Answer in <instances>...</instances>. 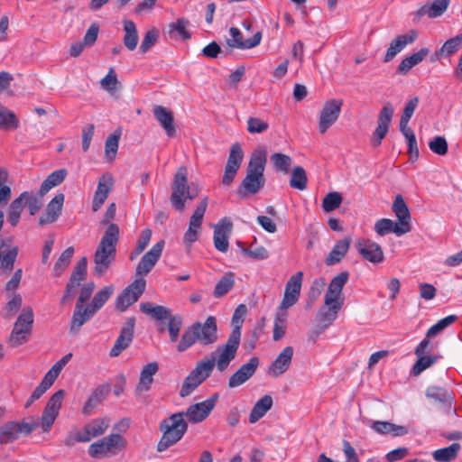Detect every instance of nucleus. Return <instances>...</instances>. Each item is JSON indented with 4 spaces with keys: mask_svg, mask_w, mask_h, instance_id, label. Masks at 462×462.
Returning <instances> with one entry per match:
<instances>
[{
    "mask_svg": "<svg viewBox=\"0 0 462 462\" xmlns=\"http://www.w3.org/2000/svg\"><path fill=\"white\" fill-rule=\"evenodd\" d=\"M125 36L123 39L124 44L129 51L135 50L138 43V32L135 23L131 20L124 22Z\"/></svg>",
    "mask_w": 462,
    "mask_h": 462,
    "instance_id": "obj_49",
    "label": "nucleus"
},
{
    "mask_svg": "<svg viewBox=\"0 0 462 462\" xmlns=\"http://www.w3.org/2000/svg\"><path fill=\"white\" fill-rule=\"evenodd\" d=\"M351 243L350 237H346L337 241L333 246L332 250L327 256L325 263L328 266L338 263L346 254Z\"/></svg>",
    "mask_w": 462,
    "mask_h": 462,
    "instance_id": "obj_40",
    "label": "nucleus"
},
{
    "mask_svg": "<svg viewBox=\"0 0 462 462\" xmlns=\"http://www.w3.org/2000/svg\"><path fill=\"white\" fill-rule=\"evenodd\" d=\"M12 238L0 240V263L1 268L12 271L18 254V247L12 245Z\"/></svg>",
    "mask_w": 462,
    "mask_h": 462,
    "instance_id": "obj_30",
    "label": "nucleus"
},
{
    "mask_svg": "<svg viewBox=\"0 0 462 462\" xmlns=\"http://www.w3.org/2000/svg\"><path fill=\"white\" fill-rule=\"evenodd\" d=\"M87 268L88 260L87 257L84 256L80 258L74 266L69 282L66 285L65 293L61 298L62 303L76 293V291L79 287L81 282L87 277Z\"/></svg>",
    "mask_w": 462,
    "mask_h": 462,
    "instance_id": "obj_16",
    "label": "nucleus"
},
{
    "mask_svg": "<svg viewBox=\"0 0 462 462\" xmlns=\"http://www.w3.org/2000/svg\"><path fill=\"white\" fill-rule=\"evenodd\" d=\"M418 32L411 30L405 34L398 35L394 38L383 57V62H390L399 52H401L408 44L412 43L418 38Z\"/></svg>",
    "mask_w": 462,
    "mask_h": 462,
    "instance_id": "obj_25",
    "label": "nucleus"
},
{
    "mask_svg": "<svg viewBox=\"0 0 462 462\" xmlns=\"http://www.w3.org/2000/svg\"><path fill=\"white\" fill-rule=\"evenodd\" d=\"M244 152L239 143H234L231 146L227 162L226 165L234 166L239 169L243 161Z\"/></svg>",
    "mask_w": 462,
    "mask_h": 462,
    "instance_id": "obj_62",
    "label": "nucleus"
},
{
    "mask_svg": "<svg viewBox=\"0 0 462 462\" xmlns=\"http://www.w3.org/2000/svg\"><path fill=\"white\" fill-rule=\"evenodd\" d=\"M64 396V390H59L50 397L41 417V427L43 432H48L53 425L59 415Z\"/></svg>",
    "mask_w": 462,
    "mask_h": 462,
    "instance_id": "obj_12",
    "label": "nucleus"
},
{
    "mask_svg": "<svg viewBox=\"0 0 462 462\" xmlns=\"http://www.w3.org/2000/svg\"><path fill=\"white\" fill-rule=\"evenodd\" d=\"M325 285L326 282L323 278L315 279L312 282L308 293L307 307H311L315 303V301L320 296Z\"/></svg>",
    "mask_w": 462,
    "mask_h": 462,
    "instance_id": "obj_60",
    "label": "nucleus"
},
{
    "mask_svg": "<svg viewBox=\"0 0 462 462\" xmlns=\"http://www.w3.org/2000/svg\"><path fill=\"white\" fill-rule=\"evenodd\" d=\"M217 399L218 393H214L207 400L188 407L186 412H176L162 420L159 425L162 435L157 444V451L167 450L183 438L189 428L185 416L193 423L203 421L214 409Z\"/></svg>",
    "mask_w": 462,
    "mask_h": 462,
    "instance_id": "obj_1",
    "label": "nucleus"
},
{
    "mask_svg": "<svg viewBox=\"0 0 462 462\" xmlns=\"http://www.w3.org/2000/svg\"><path fill=\"white\" fill-rule=\"evenodd\" d=\"M113 186V178L110 175H103L97 184V190L95 191L93 201H92V210L94 212L97 211L102 205L105 203L106 199L108 197V194Z\"/></svg>",
    "mask_w": 462,
    "mask_h": 462,
    "instance_id": "obj_31",
    "label": "nucleus"
},
{
    "mask_svg": "<svg viewBox=\"0 0 462 462\" xmlns=\"http://www.w3.org/2000/svg\"><path fill=\"white\" fill-rule=\"evenodd\" d=\"M451 0H434L432 3H426L418 10L419 16L427 15L429 18L441 16L448 9Z\"/></svg>",
    "mask_w": 462,
    "mask_h": 462,
    "instance_id": "obj_38",
    "label": "nucleus"
},
{
    "mask_svg": "<svg viewBox=\"0 0 462 462\" xmlns=\"http://www.w3.org/2000/svg\"><path fill=\"white\" fill-rule=\"evenodd\" d=\"M153 116L165 131L167 136L173 137L176 134V127L172 113L162 106H155Z\"/></svg>",
    "mask_w": 462,
    "mask_h": 462,
    "instance_id": "obj_33",
    "label": "nucleus"
},
{
    "mask_svg": "<svg viewBox=\"0 0 462 462\" xmlns=\"http://www.w3.org/2000/svg\"><path fill=\"white\" fill-rule=\"evenodd\" d=\"M189 21L186 18H179L169 24L168 34L171 38L179 37L186 41L191 38L190 32L187 30Z\"/></svg>",
    "mask_w": 462,
    "mask_h": 462,
    "instance_id": "obj_47",
    "label": "nucleus"
},
{
    "mask_svg": "<svg viewBox=\"0 0 462 462\" xmlns=\"http://www.w3.org/2000/svg\"><path fill=\"white\" fill-rule=\"evenodd\" d=\"M426 396L438 402L447 415H457V410L453 407L455 394L452 391L439 386H430L426 390Z\"/></svg>",
    "mask_w": 462,
    "mask_h": 462,
    "instance_id": "obj_15",
    "label": "nucleus"
},
{
    "mask_svg": "<svg viewBox=\"0 0 462 462\" xmlns=\"http://www.w3.org/2000/svg\"><path fill=\"white\" fill-rule=\"evenodd\" d=\"M216 356L213 355L210 359H203L197 363L195 368L185 378L180 395L186 397L189 395L197 387H199L212 374L215 367Z\"/></svg>",
    "mask_w": 462,
    "mask_h": 462,
    "instance_id": "obj_5",
    "label": "nucleus"
},
{
    "mask_svg": "<svg viewBox=\"0 0 462 462\" xmlns=\"http://www.w3.org/2000/svg\"><path fill=\"white\" fill-rule=\"evenodd\" d=\"M114 287L106 286L103 288L101 291L97 292L89 305H88L95 313H97L109 300L111 295L113 294Z\"/></svg>",
    "mask_w": 462,
    "mask_h": 462,
    "instance_id": "obj_54",
    "label": "nucleus"
},
{
    "mask_svg": "<svg viewBox=\"0 0 462 462\" xmlns=\"http://www.w3.org/2000/svg\"><path fill=\"white\" fill-rule=\"evenodd\" d=\"M417 356L418 360L413 365L411 369V374L415 376L420 374L424 370L430 367L438 360V357L434 356L420 355Z\"/></svg>",
    "mask_w": 462,
    "mask_h": 462,
    "instance_id": "obj_59",
    "label": "nucleus"
},
{
    "mask_svg": "<svg viewBox=\"0 0 462 462\" xmlns=\"http://www.w3.org/2000/svg\"><path fill=\"white\" fill-rule=\"evenodd\" d=\"M273 406V398L271 395H264L254 405L249 414V422L254 424L262 419Z\"/></svg>",
    "mask_w": 462,
    "mask_h": 462,
    "instance_id": "obj_43",
    "label": "nucleus"
},
{
    "mask_svg": "<svg viewBox=\"0 0 462 462\" xmlns=\"http://www.w3.org/2000/svg\"><path fill=\"white\" fill-rule=\"evenodd\" d=\"M140 310L151 319L159 322L158 332L164 333L166 329L170 335V340L176 342L182 327L180 315H171L170 309L162 305H155L149 301L140 304Z\"/></svg>",
    "mask_w": 462,
    "mask_h": 462,
    "instance_id": "obj_3",
    "label": "nucleus"
},
{
    "mask_svg": "<svg viewBox=\"0 0 462 462\" xmlns=\"http://www.w3.org/2000/svg\"><path fill=\"white\" fill-rule=\"evenodd\" d=\"M146 281L138 278L129 284L116 298V307L120 311H125L135 303L145 291Z\"/></svg>",
    "mask_w": 462,
    "mask_h": 462,
    "instance_id": "obj_10",
    "label": "nucleus"
},
{
    "mask_svg": "<svg viewBox=\"0 0 462 462\" xmlns=\"http://www.w3.org/2000/svg\"><path fill=\"white\" fill-rule=\"evenodd\" d=\"M216 356V363L215 365L217 366V369L219 372H224L228 367L229 364L236 358V354L223 348L222 346H218L217 350L212 353V356Z\"/></svg>",
    "mask_w": 462,
    "mask_h": 462,
    "instance_id": "obj_51",
    "label": "nucleus"
},
{
    "mask_svg": "<svg viewBox=\"0 0 462 462\" xmlns=\"http://www.w3.org/2000/svg\"><path fill=\"white\" fill-rule=\"evenodd\" d=\"M460 450L459 443H453L448 447L437 449L432 456L437 462H450L457 457Z\"/></svg>",
    "mask_w": 462,
    "mask_h": 462,
    "instance_id": "obj_52",
    "label": "nucleus"
},
{
    "mask_svg": "<svg viewBox=\"0 0 462 462\" xmlns=\"http://www.w3.org/2000/svg\"><path fill=\"white\" fill-rule=\"evenodd\" d=\"M429 53V48H421L417 52H414L411 56L403 59L400 62L396 72L402 75L407 74L414 66L421 62L428 56Z\"/></svg>",
    "mask_w": 462,
    "mask_h": 462,
    "instance_id": "obj_42",
    "label": "nucleus"
},
{
    "mask_svg": "<svg viewBox=\"0 0 462 462\" xmlns=\"http://www.w3.org/2000/svg\"><path fill=\"white\" fill-rule=\"evenodd\" d=\"M342 106L343 102L339 99H330L324 104L319 120L320 134H325L338 119Z\"/></svg>",
    "mask_w": 462,
    "mask_h": 462,
    "instance_id": "obj_13",
    "label": "nucleus"
},
{
    "mask_svg": "<svg viewBox=\"0 0 462 462\" xmlns=\"http://www.w3.org/2000/svg\"><path fill=\"white\" fill-rule=\"evenodd\" d=\"M67 173V170L60 169L48 175L40 187L39 195L43 197L52 188L60 185L65 180Z\"/></svg>",
    "mask_w": 462,
    "mask_h": 462,
    "instance_id": "obj_45",
    "label": "nucleus"
},
{
    "mask_svg": "<svg viewBox=\"0 0 462 462\" xmlns=\"http://www.w3.org/2000/svg\"><path fill=\"white\" fill-rule=\"evenodd\" d=\"M348 278L349 273L345 271L341 272L331 280L328 291L325 294V305H329L330 303H333L335 301H343V300H339V296L342 292L344 286L347 282Z\"/></svg>",
    "mask_w": 462,
    "mask_h": 462,
    "instance_id": "obj_27",
    "label": "nucleus"
},
{
    "mask_svg": "<svg viewBox=\"0 0 462 462\" xmlns=\"http://www.w3.org/2000/svg\"><path fill=\"white\" fill-rule=\"evenodd\" d=\"M462 47V32L445 42L442 47L436 51V56L455 54Z\"/></svg>",
    "mask_w": 462,
    "mask_h": 462,
    "instance_id": "obj_56",
    "label": "nucleus"
},
{
    "mask_svg": "<svg viewBox=\"0 0 462 462\" xmlns=\"http://www.w3.org/2000/svg\"><path fill=\"white\" fill-rule=\"evenodd\" d=\"M371 429L378 434L391 435L392 437H402L409 433L407 427L384 420L374 421L371 425Z\"/></svg>",
    "mask_w": 462,
    "mask_h": 462,
    "instance_id": "obj_34",
    "label": "nucleus"
},
{
    "mask_svg": "<svg viewBox=\"0 0 462 462\" xmlns=\"http://www.w3.org/2000/svg\"><path fill=\"white\" fill-rule=\"evenodd\" d=\"M392 209L397 217V223L402 228H404L406 233H409L411 230V217L409 207L401 194L395 196Z\"/></svg>",
    "mask_w": 462,
    "mask_h": 462,
    "instance_id": "obj_26",
    "label": "nucleus"
},
{
    "mask_svg": "<svg viewBox=\"0 0 462 462\" xmlns=\"http://www.w3.org/2000/svg\"><path fill=\"white\" fill-rule=\"evenodd\" d=\"M308 184V177L306 174V171L301 166H297L292 170L291 179H290V186L292 189H296L299 190H304L307 189Z\"/></svg>",
    "mask_w": 462,
    "mask_h": 462,
    "instance_id": "obj_53",
    "label": "nucleus"
},
{
    "mask_svg": "<svg viewBox=\"0 0 462 462\" xmlns=\"http://www.w3.org/2000/svg\"><path fill=\"white\" fill-rule=\"evenodd\" d=\"M159 365L157 362H151L145 365L140 374L137 390L139 392H147L151 389L153 382V375L158 372Z\"/></svg>",
    "mask_w": 462,
    "mask_h": 462,
    "instance_id": "obj_41",
    "label": "nucleus"
},
{
    "mask_svg": "<svg viewBox=\"0 0 462 462\" xmlns=\"http://www.w3.org/2000/svg\"><path fill=\"white\" fill-rule=\"evenodd\" d=\"M110 420L106 417L96 418L87 423L82 430L70 432L64 443L68 447L77 442H89L93 438L102 436L109 428Z\"/></svg>",
    "mask_w": 462,
    "mask_h": 462,
    "instance_id": "obj_7",
    "label": "nucleus"
},
{
    "mask_svg": "<svg viewBox=\"0 0 462 462\" xmlns=\"http://www.w3.org/2000/svg\"><path fill=\"white\" fill-rule=\"evenodd\" d=\"M374 230L379 236L393 233L397 236H401L404 234H407L404 231V228H402L397 222H394L389 218H382L378 220L374 225Z\"/></svg>",
    "mask_w": 462,
    "mask_h": 462,
    "instance_id": "obj_48",
    "label": "nucleus"
},
{
    "mask_svg": "<svg viewBox=\"0 0 462 462\" xmlns=\"http://www.w3.org/2000/svg\"><path fill=\"white\" fill-rule=\"evenodd\" d=\"M342 202V196L338 192H329L322 201V208L326 212H331L337 208Z\"/></svg>",
    "mask_w": 462,
    "mask_h": 462,
    "instance_id": "obj_61",
    "label": "nucleus"
},
{
    "mask_svg": "<svg viewBox=\"0 0 462 462\" xmlns=\"http://www.w3.org/2000/svg\"><path fill=\"white\" fill-rule=\"evenodd\" d=\"M303 273L297 272L287 282L283 299L281 302L282 309H289L297 303L302 285Z\"/></svg>",
    "mask_w": 462,
    "mask_h": 462,
    "instance_id": "obj_18",
    "label": "nucleus"
},
{
    "mask_svg": "<svg viewBox=\"0 0 462 462\" xmlns=\"http://www.w3.org/2000/svg\"><path fill=\"white\" fill-rule=\"evenodd\" d=\"M356 247L362 257L373 263H380L384 260L382 247L370 239H359Z\"/></svg>",
    "mask_w": 462,
    "mask_h": 462,
    "instance_id": "obj_21",
    "label": "nucleus"
},
{
    "mask_svg": "<svg viewBox=\"0 0 462 462\" xmlns=\"http://www.w3.org/2000/svg\"><path fill=\"white\" fill-rule=\"evenodd\" d=\"M199 195V188L194 183L188 184V171L180 166L174 175L171 202L172 207L181 212L185 208L186 199H194Z\"/></svg>",
    "mask_w": 462,
    "mask_h": 462,
    "instance_id": "obj_4",
    "label": "nucleus"
},
{
    "mask_svg": "<svg viewBox=\"0 0 462 462\" xmlns=\"http://www.w3.org/2000/svg\"><path fill=\"white\" fill-rule=\"evenodd\" d=\"M33 311L31 307H25L19 314L9 337V344L15 347L28 341L32 331Z\"/></svg>",
    "mask_w": 462,
    "mask_h": 462,
    "instance_id": "obj_8",
    "label": "nucleus"
},
{
    "mask_svg": "<svg viewBox=\"0 0 462 462\" xmlns=\"http://www.w3.org/2000/svg\"><path fill=\"white\" fill-rule=\"evenodd\" d=\"M343 305V301H335L326 308H321L317 315L318 322L328 328L336 320L337 313Z\"/></svg>",
    "mask_w": 462,
    "mask_h": 462,
    "instance_id": "obj_39",
    "label": "nucleus"
},
{
    "mask_svg": "<svg viewBox=\"0 0 462 462\" xmlns=\"http://www.w3.org/2000/svg\"><path fill=\"white\" fill-rule=\"evenodd\" d=\"M293 347L286 346L278 355L274 361L269 366V374L274 377H278L284 374L290 367L293 356Z\"/></svg>",
    "mask_w": 462,
    "mask_h": 462,
    "instance_id": "obj_29",
    "label": "nucleus"
},
{
    "mask_svg": "<svg viewBox=\"0 0 462 462\" xmlns=\"http://www.w3.org/2000/svg\"><path fill=\"white\" fill-rule=\"evenodd\" d=\"M259 363L258 357H251L246 364L241 365L240 368L230 376L228 387L236 388L248 381L255 374Z\"/></svg>",
    "mask_w": 462,
    "mask_h": 462,
    "instance_id": "obj_23",
    "label": "nucleus"
},
{
    "mask_svg": "<svg viewBox=\"0 0 462 462\" xmlns=\"http://www.w3.org/2000/svg\"><path fill=\"white\" fill-rule=\"evenodd\" d=\"M233 223L228 217H223L214 226L213 242L215 248L221 252L226 253L228 250L229 242L228 238L232 232Z\"/></svg>",
    "mask_w": 462,
    "mask_h": 462,
    "instance_id": "obj_20",
    "label": "nucleus"
},
{
    "mask_svg": "<svg viewBox=\"0 0 462 462\" xmlns=\"http://www.w3.org/2000/svg\"><path fill=\"white\" fill-rule=\"evenodd\" d=\"M119 139L120 134L114 133L110 134L106 140L105 152L106 157L110 160H114L116 155Z\"/></svg>",
    "mask_w": 462,
    "mask_h": 462,
    "instance_id": "obj_64",
    "label": "nucleus"
},
{
    "mask_svg": "<svg viewBox=\"0 0 462 462\" xmlns=\"http://www.w3.org/2000/svg\"><path fill=\"white\" fill-rule=\"evenodd\" d=\"M134 326L135 318H128L125 323L123 325L120 334L109 352V356L111 357L118 356L125 349L129 346L134 338Z\"/></svg>",
    "mask_w": 462,
    "mask_h": 462,
    "instance_id": "obj_17",
    "label": "nucleus"
},
{
    "mask_svg": "<svg viewBox=\"0 0 462 462\" xmlns=\"http://www.w3.org/2000/svg\"><path fill=\"white\" fill-rule=\"evenodd\" d=\"M119 236L120 229L116 224L107 226L94 254V273L97 275H103L115 261Z\"/></svg>",
    "mask_w": 462,
    "mask_h": 462,
    "instance_id": "obj_2",
    "label": "nucleus"
},
{
    "mask_svg": "<svg viewBox=\"0 0 462 462\" xmlns=\"http://www.w3.org/2000/svg\"><path fill=\"white\" fill-rule=\"evenodd\" d=\"M111 391L110 384L105 383L98 385L90 394L85 405L82 408V414L89 416L93 410L99 405Z\"/></svg>",
    "mask_w": 462,
    "mask_h": 462,
    "instance_id": "obj_32",
    "label": "nucleus"
},
{
    "mask_svg": "<svg viewBox=\"0 0 462 462\" xmlns=\"http://www.w3.org/2000/svg\"><path fill=\"white\" fill-rule=\"evenodd\" d=\"M199 322H196L187 328L181 336V338L177 346L179 352H184L192 346L198 340L199 341Z\"/></svg>",
    "mask_w": 462,
    "mask_h": 462,
    "instance_id": "obj_44",
    "label": "nucleus"
},
{
    "mask_svg": "<svg viewBox=\"0 0 462 462\" xmlns=\"http://www.w3.org/2000/svg\"><path fill=\"white\" fill-rule=\"evenodd\" d=\"M164 245V240H160L142 256L135 268L136 276L143 278L152 270L162 256Z\"/></svg>",
    "mask_w": 462,
    "mask_h": 462,
    "instance_id": "obj_14",
    "label": "nucleus"
},
{
    "mask_svg": "<svg viewBox=\"0 0 462 462\" xmlns=\"http://www.w3.org/2000/svg\"><path fill=\"white\" fill-rule=\"evenodd\" d=\"M64 199V194L59 193L48 203L44 213L39 218V226L51 224L58 219L62 210Z\"/></svg>",
    "mask_w": 462,
    "mask_h": 462,
    "instance_id": "obj_28",
    "label": "nucleus"
},
{
    "mask_svg": "<svg viewBox=\"0 0 462 462\" xmlns=\"http://www.w3.org/2000/svg\"><path fill=\"white\" fill-rule=\"evenodd\" d=\"M159 38V31L155 28H152L146 32L141 45H140V52L146 53L158 41Z\"/></svg>",
    "mask_w": 462,
    "mask_h": 462,
    "instance_id": "obj_63",
    "label": "nucleus"
},
{
    "mask_svg": "<svg viewBox=\"0 0 462 462\" xmlns=\"http://www.w3.org/2000/svg\"><path fill=\"white\" fill-rule=\"evenodd\" d=\"M271 162L276 171L288 173L292 163L291 158L284 153L275 152L271 155Z\"/></svg>",
    "mask_w": 462,
    "mask_h": 462,
    "instance_id": "obj_58",
    "label": "nucleus"
},
{
    "mask_svg": "<svg viewBox=\"0 0 462 462\" xmlns=\"http://www.w3.org/2000/svg\"><path fill=\"white\" fill-rule=\"evenodd\" d=\"M19 126L15 114L0 103V130H14Z\"/></svg>",
    "mask_w": 462,
    "mask_h": 462,
    "instance_id": "obj_50",
    "label": "nucleus"
},
{
    "mask_svg": "<svg viewBox=\"0 0 462 462\" xmlns=\"http://www.w3.org/2000/svg\"><path fill=\"white\" fill-rule=\"evenodd\" d=\"M127 441L121 434L112 433L92 443L88 452L92 458L116 456L125 449Z\"/></svg>",
    "mask_w": 462,
    "mask_h": 462,
    "instance_id": "obj_6",
    "label": "nucleus"
},
{
    "mask_svg": "<svg viewBox=\"0 0 462 462\" xmlns=\"http://www.w3.org/2000/svg\"><path fill=\"white\" fill-rule=\"evenodd\" d=\"M267 162V151L264 146H260L251 155L247 172L263 174Z\"/></svg>",
    "mask_w": 462,
    "mask_h": 462,
    "instance_id": "obj_37",
    "label": "nucleus"
},
{
    "mask_svg": "<svg viewBox=\"0 0 462 462\" xmlns=\"http://www.w3.org/2000/svg\"><path fill=\"white\" fill-rule=\"evenodd\" d=\"M95 314L96 313L88 306L84 307L80 304H76L70 322V332L73 334L78 333L80 328L92 319Z\"/></svg>",
    "mask_w": 462,
    "mask_h": 462,
    "instance_id": "obj_35",
    "label": "nucleus"
},
{
    "mask_svg": "<svg viewBox=\"0 0 462 462\" xmlns=\"http://www.w3.org/2000/svg\"><path fill=\"white\" fill-rule=\"evenodd\" d=\"M38 428V423L30 421H8L0 427V444H9L18 439L21 434L29 435Z\"/></svg>",
    "mask_w": 462,
    "mask_h": 462,
    "instance_id": "obj_9",
    "label": "nucleus"
},
{
    "mask_svg": "<svg viewBox=\"0 0 462 462\" xmlns=\"http://www.w3.org/2000/svg\"><path fill=\"white\" fill-rule=\"evenodd\" d=\"M235 280L232 273H227L221 277L216 284L213 295L215 298H220L226 295L234 286Z\"/></svg>",
    "mask_w": 462,
    "mask_h": 462,
    "instance_id": "obj_55",
    "label": "nucleus"
},
{
    "mask_svg": "<svg viewBox=\"0 0 462 462\" xmlns=\"http://www.w3.org/2000/svg\"><path fill=\"white\" fill-rule=\"evenodd\" d=\"M217 331L216 318L213 316L208 317L203 325L199 322V342L204 346L213 344L217 339Z\"/></svg>",
    "mask_w": 462,
    "mask_h": 462,
    "instance_id": "obj_36",
    "label": "nucleus"
},
{
    "mask_svg": "<svg viewBox=\"0 0 462 462\" xmlns=\"http://www.w3.org/2000/svg\"><path fill=\"white\" fill-rule=\"evenodd\" d=\"M231 38L226 40V44L232 49L247 50L256 47L262 40V32H256L253 37L245 40L243 33L236 27H231L229 30Z\"/></svg>",
    "mask_w": 462,
    "mask_h": 462,
    "instance_id": "obj_22",
    "label": "nucleus"
},
{
    "mask_svg": "<svg viewBox=\"0 0 462 462\" xmlns=\"http://www.w3.org/2000/svg\"><path fill=\"white\" fill-rule=\"evenodd\" d=\"M265 185L264 174L251 173L246 171V175L242 180L237 193L240 197L245 198L248 195L257 194Z\"/></svg>",
    "mask_w": 462,
    "mask_h": 462,
    "instance_id": "obj_24",
    "label": "nucleus"
},
{
    "mask_svg": "<svg viewBox=\"0 0 462 462\" xmlns=\"http://www.w3.org/2000/svg\"><path fill=\"white\" fill-rule=\"evenodd\" d=\"M393 115V108L390 103H387V105H385L380 111L378 125L371 138V143L374 147L380 146L383 139L386 136Z\"/></svg>",
    "mask_w": 462,
    "mask_h": 462,
    "instance_id": "obj_19",
    "label": "nucleus"
},
{
    "mask_svg": "<svg viewBox=\"0 0 462 462\" xmlns=\"http://www.w3.org/2000/svg\"><path fill=\"white\" fill-rule=\"evenodd\" d=\"M73 254L74 248L72 246L68 247L61 253L53 267L54 276L59 277L66 270L70 263Z\"/></svg>",
    "mask_w": 462,
    "mask_h": 462,
    "instance_id": "obj_57",
    "label": "nucleus"
},
{
    "mask_svg": "<svg viewBox=\"0 0 462 462\" xmlns=\"http://www.w3.org/2000/svg\"><path fill=\"white\" fill-rule=\"evenodd\" d=\"M27 196V191H23L18 198L14 199L9 205L7 211V221L12 226H16L20 221L21 214L23 210V199Z\"/></svg>",
    "mask_w": 462,
    "mask_h": 462,
    "instance_id": "obj_46",
    "label": "nucleus"
},
{
    "mask_svg": "<svg viewBox=\"0 0 462 462\" xmlns=\"http://www.w3.org/2000/svg\"><path fill=\"white\" fill-rule=\"evenodd\" d=\"M208 207V198L205 197L197 206L194 213L190 217L188 230L183 236V243L187 247H190L199 237V231L202 226L204 215Z\"/></svg>",
    "mask_w": 462,
    "mask_h": 462,
    "instance_id": "obj_11",
    "label": "nucleus"
}]
</instances>
